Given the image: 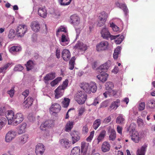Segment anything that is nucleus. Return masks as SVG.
Listing matches in <instances>:
<instances>
[{
	"instance_id": "28",
	"label": "nucleus",
	"mask_w": 155,
	"mask_h": 155,
	"mask_svg": "<svg viewBox=\"0 0 155 155\" xmlns=\"http://www.w3.org/2000/svg\"><path fill=\"white\" fill-rule=\"evenodd\" d=\"M88 144L84 142H82L81 144V153L82 155H86L88 148Z\"/></svg>"
},
{
	"instance_id": "26",
	"label": "nucleus",
	"mask_w": 155,
	"mask_h": 155,
	"mask_svg": "<svg viewBox=\"0 0 155 155\" xmlns=\"http://www.w3.org/2000/svg\"><path fill=\"white\" fill-rule=\"evenodd\" d=\"M115 5L117 7H119L123 9L125 14H127L128 13V10L125 4L120 3L118 2H117L115 3Z\"/></svg>"
},
{
	"instance_id": "15",
	"label": "nucleus",
	"mask_w": 155,
	"mask_h": 155,
	"mask_svg": "<svg viewBox=\"0 0 155 155\" xmlns=\"http://www.w3.org/2000/svg\"><path fill=\"white\" fill-rule=\"evenodd\" d=\"M108 133L109 134V140L113 141L116 139V134L115 130L111 127H109L108 128Z\"/></svg>"
},
{
	"instance_id": "46",
	"label": "nucleus",
	"mask_w": 155,
	"mask_h": 155,
	"mask_svg": "<svg viewBox=\"0 0 155 155\" xmlns=\"http://www.w3.org/2000/svg\"><path fill=\"white\" fill-rule=\"evenodd\" d=\"M21 50V48L19 46H13L10 48L9 51L11 53H13L19 51Z\"/></svg>"
},
{
	"instance_id": "25",
	"label": "nucleus",
	"mask_w": 155,
	"mask_h": 155,
	"mask_svg": "<svg viewBox=\"0 0 155 155\" xmlns=\"http://www.w3.org/2000/svg\"><path fill=\"white\" fill-rule=\"evenodd\" d=\"M110 147L109 143L108 142L104 141L102 145L101 150L104 152H108L110 150Z\"/></svg>"
},
{
	"instance_id": "27",
	"label": "nucleus",
	"mask_w": 155,
	"mask_h": 155,
	"mask_svg": "<svg viewBox=\"0 0 155 155\" xmlns=\"http://www.w3.org/2000/svg\"><path fill=\"white\" fill-rule=\"evenodd\" d=\"M35 65V62L31 60H29L28 61L27 63L25 64L28 71H29L32 69H33Z\"/></svg>"
},
{
	"instance_id": "21",
	"label": "nucleus",
	"mask_w": 155,
	"mask_h": 155,
	"mask_svg": "<svg viewBox=\"0 0 155 155\" xmlns=\"http://www.w3.org/2000/svg\"><path fill=\"white\" fill-rule=\"evenodd\" d=\"M106 132L104 130H102L98 136L97 139H95L94 141H96L97 144H98L100 142L102 141L106 136Z\"/></svg>"
},
{
	"instance_id": "19",
	"label": "nucleus",
	"mask_w": 155,
	"mask_h": 155,
	"mask_svg": "<svg viewBox=\"0 0 155 155\" xmlns=\"http://www.w3.org/2000/svg\"><path fill=\"white\" fill-rule=\"evenodd\" d=\"M33 101V99L31 97H28L24 102L23 104L24 108H28L31 106Z\"/></svg>"
},
{
	"instance_id": "22",
	"label": "nucleus",
	"mask_w": 155,
	"mask_h": 155,
	"mask_svg": "<svg viewBox=\"0 0 155 155\" xmlns=\"http://www.w3.org/2000/svg\"><path fill=\"white\" fill-rule=\"evenodd\" d=\"M147 147V146L146 144H144L140 148L137 150V155H145Z\"/></svg>"
},
{
	"instance_id": "36",
	"label": "nucleus",
	"mask_w": 155,
	"mask_h": 155,
	"mask_svg": "<svg viewBox=\"0 0 155 155\" xmlns=\"http://www.w3.org/2000/svg\"><path fill=\"white\" fill-rule=\"evenodd\" d=\"M52 126L51 121L50 120H48L45 121L44 123L41 124L40 128L43 130H44L43 128L45 127H51Z\"/></svg>"
},
{
	"instance_id": "13",
	"label": "nucleus",
	"mask_w": 155,
	"mask_h": 155,
	"mask_svg": "<svg viewBox=\"0 0 155 155\" xmlns=\"http://www.w3.org/2000/svg\"><path fill=\"white\" fill-rule=\"evenodd\" d=\"M61 109V107L60 105L57 103H55L52 104L51 106L49 108V110L53 113H56L59 112Z\"/></svg>"
},
{
	"instance_id": "20",
	"label": "nucleus",
	"mask_w": 155,
	"mask_h": 155,
	"mask_svg": "<svg viewBox=\"0 0 155 155\" xmlns=\"http://www.w3.org/2000/svg\"><path fill=\"white\" fill-rule=\"evenodd\" d=\"M27 124L25 123H23L18 127L17 130L18 133L20 134L25 133L26 131Z\"/></svg>"
},
{
	"instance_id": "4",
	"label": "nucleus",
	"mask_w": 155,
	"mask_h": 155,
	"mask_svg": "<svg viewBox=\"0 0 155 155\" xmlns=\"http://www.w3.org/2000/svg\"><path fill=\"white\" fill-rule=\"evenodd\" d=\"M16 133L15 131L11 130L9 131L6 134L5 141L7 143L11 142L16 137Z\"/></svg>"
},
{
	"instance_id": "51",
	"label": "nucleus",
	"mask_w": 155,
	"mask_h": 155,
	"mask_svg": "<svg viewBox=\"0 0 155 155\" xmlns=\"http://www.w3.org/2000/svg\"><path fill=\"white\" fill-rule=\"evenodd\" d=\"M24 69V67L20 64L16 65L14 70L15 71H21Z\"/></svg>"
},
{
	"instance_id": "42",
	"label": "nucleus",
	"mask_w": 155,
	"mask_h": 155,
	"mask_svg": "<svg viewBox=\"0 0 155 155\" xmlns=\"http://www.w3.org/2000/svg\"><path fill=\"white\" fill-rule=\"evenodd\" d=\"M107 14L105 12H103L100 14L98 18V19L101 20V21H106L107 20Z\"/></svg>"
},
{
	"instance_id": "2",
	"label": "nucleus",
	"mask_w": 155,
	"mask_h": 155,
	"mask_svg": "<svg viewBox=\"0 0 155 155\" xmlns=\"http://www.w3.org/2000/svg\"><path fill=\"white\" fill-rule=\"evenodd\" d=\"M87 95L84 91H78L76 94L74 99L80 104H83L87 99Z\"/></svg>"
},
{
	"instance_id": "58",
	"label": "nucleus",
	"mask_w": 155,
	"mask_h": 155,
	"mask_svg": "<svg viewBox=\"0 0 155 155\" xmlns=\"http://www.w3.org/2000/svg\"><path fill=\"white\" fill-rule=\"evenodd\" d=\"M82 133L83 134H86L88 132V129L87 125L83 126L82 129Z\"/></svg>"
},
{
	"instance_id": "57",
	"label": "nucleus",
	"mask_w": 155,
	"mask_h": 155,
	"mask_svg": "<svg viewBox=\"0 0 155 155\" xmlns=\"http://www.w3.org/2000/svg\"><path fill=\"white\" fill-rule=\"evenodd\" d=\"M15 92V91L14 88H12L11 89L7 91V93L9 94L10 97H12L14 95Z\"/></svg>"
},
{
	"instance_id": "60",
	"label": "nucleus",
	"mask_w": 155,
	"mask_h": 155,
	"mask_svg": "<svg viewBox=\"0 0 155 155\" xmlns=\"http://www.w3.org/2000/svg\"><path fill=\"white\" fill-rule=\"evenodd\" d=\"M145 104L144 102H142L140 103L139 106V109L140 110H142L145 108Z\"/></svg>"
},
{
	"instance_id": "24",
	"label": "nucleus",
	"mask_w": 155,
	"mask_h": 155,
	"mask_svg": "<svg viewBox=\"0 0 155 155\" xmlns=\"http://www.w3.org/2000/svg\"><path fill=\"white\" fill-rule=\"evenodd\" d=\"M100 72V74L97 75V77L100 81L104 83L107 80L108 74L105 73Z\"/></svg>"
},
{
	"instance_id": "23",
	"label": "nucleus",
	"mask_w": 155,
	"mask_h": 155,
	"mask_svg": "<svg viewBox=\"0 0 155 155\" xmlns=\"http://www.w3.org/2000/svg\"><path fill=\"white\" fill-rule=\"evenodd\" d=\"M31 27L32 30L35 32L38 31L40 28V24L37 21L32 22L31 23Z\"/></svg>"
},
{
	"instance_id": "47",
	"label": "nucleus",
	"mask_w": 155,
	"mask_h": 155,
	"mask_svg": "<svg viewBox=\"0 0 155 155\" xmlns=\"http://www.w3.org/2000/svg\"><path fill=\"white\" fill-rule=\"evenodd\" d=\"M70 100L68 98H64V100L62 101V103L63 107L66 108L68 106Z\"/></svg>"
},
{
	"instance_id": "12",
	"label": "nucleus",
	"mask_w": 155,
	"mask_h": 155,
	"mask_svg": "<svg viewBox=\"0 0 155 155\" xmlns=\"http://www.w3.org/2000/svg\"><path fill=\"white\" fill-rule=\"evenodd\" d=\"M5 117L8 120V124H12L14 118V114L12 110H8L5 114Z\"/></svg>"
},
{
	"instance_id": "35",
	"label": "nucleus",
	"mask_w": 155,
	"mask_h": 155,
	"mask_svg": "<svg viewBox=\"0 0 155 155\" xmlns=\"http://www.w3.org/2000/svg\"><path fill=\"white\" fill-rule=\"evenodd\" d=\"M147 107L150 109H154L155 108V100L150 99L148 100L147 103Z\"/></svg>"
},
{
	"instance_id": "50",
	"label": "nucleus",
	"mask_w": 155,
	"mask_h": 155,
	"mask_svg": "<svg viewBox=\"0 0 155 155\" xmlns=\"http://www.w3.org/2000/svg\"><path fill=\"white\" fill-rule=\"evenodd\" d=\"M68 79H66L63 82L62 85L59 86V87H61V88L64 90L68 86Z\"/></svg>"
},
{
	"instance_id": "39",
	"label": "nucleus",
	"mask_w": 155,
	"mask_h": 155,
	"mask_svg": "<svg viewBox=\"0 0 155 155\" xmlns=\"http://www.w3.org/2000/svg\"><path fill=\"white\" fill-rule=\"evenodd\" d=\"M73 123L72 121H68L65 126V130L66 132H69L71 130L73 127Z\"/></svg>"
},
{
	"instance_id": "34",
	"label": "nucleus",
	"mask_w": 155,
	"mask_h": 155,
	"mask_svg": "<svg viewBox=\"0 0 155 155\" xmlns=\"http://www.w3.org/2000/svg\"><path fill=\"white\" fill-rule=\"evenodd\" d=\"M125 119L123 116L122 114H120L116 119V123L120 125H123L124 124Z\"/></svg>"
},
{
	"instance_id": "5",
	"label": "nucleus",
	"mask_w": 155,
	"mask_h": 155,
	"mask_svg": "<svg viewBox=\"0 0 155 155\" xmlns=\"http://www.w3.org/2000/svg\"><path fill=\"white\" fill-rule=\"evenodd\" d=\"M24 119L23 114L21 113H18L14 116L12 124L17 125L23 120Z\"/></svg>"
},
{
	"instance_id": "49",
	"label": "nucleus",
	"mask_w": 155,
	"mask_h": 155,
	"mask_svg": "<svg viewBox=\"0 0 155 155\" xmlns=\"http://www.w3.org/2000/svg\"><path fill=\"white\" fill-rule=\"evenodd\" d=\"M72 0H58L61 5L65 6L69 5Z\"/></svg>"
},
{
	"instance_id": "54",
	"label": "nucleus",
	"mask_w": 155,
	"mask_h": 155,
	"mask_svg": "<svg viewBox=\"0 0 155 155\" xmlns=\"http://www.w3.org/2000/svg\"><path fill=\"white\" fill-rule=\"evenodd\" d=\"M110 26L112 28L113 30L114 31H117L119 30V28L113 22L110 24Z\"/></svg>"
},
{
	"instance_id": "14",
	"label": "nucleus",
	"mask_w": 155,
	"mask_h": 155,
	"mask_svg": "<svg viewBox=\"0 0 155 155\" xmlns=\"http://www.w3.org/2000/svg\"><path fill=\"white\" fill-rule=\"evenodd\" d=\"M38 13L40 17L43 18H45L47 16V12L45 7H41L38 8Z\"/></svg>"
},
{
	"instance_id": "32",
	"label": "nucleus",
	"mask_w": 155,
	"mask_h": 155,
	"mask_svg": "<svg viewBox=\"0 0 155 155\" xmlns=\"http://www.w3.org/2000/svg\"><path fill=\"white\" fill-rule=\"evenodd\" d=\"M120 100L119 99H117L112 102L109 107L112 110H116L120 106Z\"/></svg>"
},
{
	"instance_id": "17",
	"label": "nucleus",
	"mask_w": 155,
	"mask_h": 155,
	"mask_svg": "<svg viewBox=\"0 0 155 155\" xmlns=\"http://www.w3.org/2000/svg\"><path fill=\"white\" fill-rule=\"evenodd\" d=\"M55 77V73L51 72L47 74L44 77L43 79L45 83L48 84V83L49 81L53 79Z\"/></svg>"
},
{
	"instance_id": "18",
	"label": "nucleus",
	"mask_w": 155,
	"mask_h": 155,
	"mask_svg": "<svg viewBox=\"0 0 155 155\" xmlns=\"http://www.w3.org/2000/svg\"><path fill=\"white\" fill-rule=\"evenodd\" d=\"M62 57L65 61H68L69 60L71 57V54L69 50L66 49H64L62 52Z\"/></svg>"
},
{
	"instance_id": "40",
	"label": "nucleus",
	"mask_w": 155,
	"mask_h": 155,
	"mask_svg": "<svg viewBox=\"0 0 155 155\" xmlns=\"http://www.w3.org/2000/svg\"><path fill=\"white\" fill-rule=\"evenodd\" d=\"M121 47H118L114 50L113 54V58L115 59H116L118 57V55L120 53Z\"/></svg>"
},
{
	"instance_id": "43",
	"label": "nucleus",
	"mask_w": 155,
	"mask_h": 155,
	"mask_svg": "<svg viewBox=\"0 0 155 155\" xmlns=\"http://www.w3.org/2000/svg\"><path fill=\"white\" fill-rule=\"evenodd\" d=\"M62 78L61 77H58L54 80L51 81L50 83V84L52 87H54L62 80Z\"/></svg>"
},
{
	"instance_id": "8",
	"label": "nucleus",
	"mask_w": 155,
	"mask_h": 155,
	"mask_svg": "<svg viewBox=\"0 0 155 155\" xmlns=\"http://www.w3.org/2000/svg\"><path fill=\"white\" fill-rule=\"evenodd\" d=\"M71 24L74 26H77L80 23V18L79 16L76 14L71 15L70 17Z\"/></svg>"
},
{
	"instance_id": "7",
	"label": "nucleus",
	"mask_w": 155,
	"mask_h": 155,
	"mask_svg": "<svg viewBox=\"0 0 155 155\" xmlns=\"http://www.w3.org/2000/svg\"><path fill=\"white\" fill-rule=\"evenodd\" d=\"M142 133H139L135 131L133 133L131 136L132 140L135 143H138L142 138Z\"/></svg>"
},
{
	"instance_id": "64",
	"label": "nucleus",
	"mask_w": 155,
	"mask_h": 155,
	"mask_svg": "<svg viewBox=\"0 0 155 155\" xmlns=\"http://www.w3.org/2000/svg\"><path fill=\"white\" fill-rule=\"evenodd\" d=\"M98 21L97 25L100 27L103 26L105 24V22H106L103 21H101L100 19H98Z\"/></svg>"
},
{
	"instance_id": "6",
	"label": "nucleus",
	"mask_w": 155,
	"mask_h": 155,
	"mask_svg": "<svg viewBox=\"0 0 155 155\" xmlns=\"http://www.w3.org/2000/svg\"><path fill=\"white\" fill-rule=\"evenodd\" d=\"M75 49H77L81 51H85L87 49V46L81 41H78L74 46Z\"/></svg>"
},
{
	"instance_id": "16",
	"label": "nucleus",
	"mask_w": 155,
	"mask_h": 155,
	"mask_svg": "<svg viewBox=\"0 0 155 155\" xmlns=\"http://www.w3.org/2000/svg\"><path fill=\"white\" fill-rule=\"evenodd\" d=\"M61 87H58L54 91L55 98L56 99L62 96L64 92V90L61 88Z\"/></svg>"
},
{
	"instance_id": "59",
	"label": "nucleus",
	"mask_w": 155,
	"mask_h": 155,
	"mask_svg": "<svg viewBox=\"0 0 155 155\" xmlns=\"http://www.w3.org/2000/svg\"><path fill=\"white\" fill-rule=\"evenodd\" d=\"M136 127V125L134 124V123H132L130 125V126L129 127V130L131 132L132 131V132H134V130H135Z\"/></svg>"
},
{
	"instance_id": "1",
	"label": "nucleus",
	"mask_w": 155,
	"mask_h": 155,
	"mask_svg": "<svg viewBox=\"0 0 155 155\" xmlns=\"http://www.w3.org/2000/svg\"><path fill=\"white\" fill-rule=\"evenodd\" d=\"M80 87L86 92L89 94L91 92L95 93L97 90L96 84L94 82H91L89 83L83 82L81 84Z\"/></svg>"
},
{
	"instance_id": "62",
	"label": "nucleus",
	"mask_w": 155,
	"mask_h": 155,
	"mask_svg": "<svg viewBox=\"0 0 155 155\" xmlns=\"http://www.w3.org/2000/svg\"><path fill=\"white\" fill-rule=\"evenodd\" d=\"M111 117L109 116L108 117L105 118L103 120V123L107 124L108 123L111 121Z\"/></svg>"
},
{
	"instance_id": "37",
	"label": "nucleus",
	"mask_w": 155,
	"mask_h": 155,
	"mask_svg": "<svg viewBox=\"0 0 155 155\" xmlns=\"http://www.w3.org/2000/svg\"><path fill=\"white\" fill-rule=\"evenodd\" d=\"M80 151L79 147H75L72 150L71 155H80Z\"/></svg>"
},
{
	"instance_id": "63",
	"label": "nucleus",
	"mask_w": 155,
	"mask_h": 155,
	"mask_svg": "<svg viewBox=\"0 0 155 155\" xmlns=\"http://www.w3.org/2000/svg\"><path fill=\"white\" fill-rule=\"evenodd\" d=\"M108 102L107 101H104L101 104L100 108L105 107L108 106Z\"/></svg>"
},
{
	"instance_id": "53",
	"label": "nucleus",
	"mask_w": 155,
	"mask_h": 155,
	"mask_svg": "<svg viewBox=\"0 0 155 155\" xmlns=\"http://www.w3.org/2000/svg\"><path fill=\"white\" fill-rule=\"evenodd\" d=\"M85 110L86 109L84 107H82L80 108L78 110V116H82L83 114L84 113L85 111Z\"/></svg>"
},
{
	"instance_id": "29",
	"label": "nucleus",
	"mask_w": 155,
	"mask_h": 155,
	"mask_svg": "<svg viewBox=\"0 0 155 155\" xmlns=\"http://www.w3.org/2000/svg\"><path fill=\"white\" fill-rule=\"evenodd\" d=\"M101 34L102 37L104 39H107L109 38V36L110 35V33L108 29L105 28L102 29L101 30Z\"/></svg>"
},
{
	"instance_id": "33",
	"label": "nucleus",
	"mask_w": 155,
	"mask_h": 155,
	"mask_svg": "<svg viewBox=\"0 0 155 155\" xmlns=\"http://www.w3.org/2000/svg\"><path fill=\"white\" fill-rule=\"evenodd\" d=\"M72 143L74 144L78 142L80 139V137L76 131L73 132L71 134Z\"/></svg>"
},
{
	"instance_id": "11",
	"label": "nucleus",
	"mask_w": 155,
	"mask_h": 155,
	"mask_svg": "<svg viewBox=\"0 0 155 155\" xmlns=\"http://www.w3.org/2000/svg\"><path fill=\"white\" fill-rule=\"evenodd\" d=\"M108 42L106 41H102L96 46V49L97 51L105 50L107 48Z\"/></svg>"
},
{
	"instance_id": "44",
	"label": "nucleus",
	"mask_w": 155,
	"mask_h": 155,
	"mask_svg": "<svg viewBox=\"0 0 155 155\" xmlns=\"http://www.w3.org/2000/svg\"><path fill=\"white\" fill-rule=\"evenodd\" d=\"M101 124V120L100 119H97L95 120L93 125V128L95 130L99 127Z\"/></svg>"
},
{
	"instance_id": "41",
	"label": "nucleus",
	"mask_w": 155,
	"mask_h": 155,
	"mask_svg": "<svg viewBox=\"0 0 155 155\" xmlns=\"http://www.w3.org/2000/svg\"><path fill=\"white\" fill-rule=\"evenodd\" d=\"M76 58L74 56L72 57L70 61L69 66V69L71 70H73L74 67V65L75 64V60Z\"/></svg>"
},
{
	"instance_id": "31",
	"label": "nucleus",
	"mask_w": 155,
	"mask_h": 155,
	"mask_svg": "<svg viewBox=\"0 0 155 155\" xmlns=\"http://www.w3.org/2000/svg\"><path fill=\"white\" fill-rule=\"evenodd\" d=\"M59 142L65 148L68 149L70 147L69 141L67 139H62Z\"/></svg>"
},
{
	"instance_id": "30",
	"label": "nucleus",
	"mask_w": 155,
	"mask_h": 155,
	"mask_svg": "<svg viewBox=\"0 0 155 155\" xmlns=\"http://www.w3.org/2000/svg\"><path fill=\"white\" fill-rule=\"evenodd\" d=\"M69 42V38L66 37L65 35H62L60 41L61 45L62 46H65L68 45Z\"/></svg>"
},
{
	"instance_id": "9",
	"label": "nucleus",
	"mask_w": 155,
	"mask_h": 155,
	"mask_svg": "<svg viewBox=\"0 0 155 155\" xmlns=\"http://www.w3.org/2000/svg\"><path fill=\"white\" fill-rule=\"evenodd\" d=\"M111 62L110 61H107L106 62L101 65L97 69L98 71L103 73H105L108 69L110 65Z\"/></svg>"
},
{
	"instance_id": "3",
	"label": "nucleus",
	"mask_w": 155,
	"mask_h": 155,
	"mask_svg": "<svg viewBox=\"0 0 155 155\" xmlns=\"http://www.w3.org/2000/svg\"><path fill=\"white\" fill-rule=\"evenodd\" d=\"M28 27L25 25H19L17 27L16 31L17 35L20 37L23 36L28 31Z\"/></svg>"
},
{
	"instance_id": "48",
	"label": "nucleus",
	"mask_w": 155,
	"mask_h": 155,
	"mask_svg": "<svg viewBox=\"0 0 155 155\" xmlns=\"http://www.w3.org/2000/svg\"><path fill=\"white\" fill-rule=\"evenodd\" d=\"M6 123L7 120L5 118L2 117L0 118V130L6 124Z\"/></svg>"
},
{
	"instance_id": "45",
	"label": "nucleus",
	"mask_w": 155,
	"mask_h": 155,
	"mask_svg": "<svg viewBox=\"0 0 155 155\" xmlns=\"http://www.w3.org/2000/svg\"><path fill=\"white\" fill-rule=\"evenodd\" d=\"M105 86L106 90H110L111 91H113L112 89L113 88L114 85L113 83L110 82H107L105 84Z\"/></svg>"
},
{
	"instance_id": "55",
	"label": "nucleus",
	"mask_w": 155,
	"mask_h": 155,
	"mask_svg": "<svg viewBox=\"0 0 155 155\" xmlns=\"http://www.w3.org/2000/svg\"><path fill=\"white\" fill-rule=\"evenodd\" d=\"M14 30L13 29H11L9 31V33L8 35V37L9 38H12L15 36Z\"/></svg>"
},
{
	"instance_id": "52",
	"label": "nucleus",
	"mask_w": 155,
	"mask_h": 155,
	"mask_svg": "<svg viewBox=\"0 0 155 155\" xmlns=\"http://www.w3.org/2000/svg\"><path fill=\"white\" fill-rule=\"evenodd\" d=\"M117 38V39L115 40V42L116 44H119L123 40L124 37L123 35H120Z\"/></svg>"
},
{
	"instance_id": "56",
	"label": "nucleus",
	"mask_w": 155,
	"mask_h": 155,
	"mask_svg": "<svg viewBox=\"0 0 155 155\" xmlns=\"http://www.w3.org/2000/svg\"><path fill=\"white\" fill-rule=\"evenodd\" d=\"M94 131H92L90 133V136L88 137H87V138L86 139V140L87 141H88V142L91 141L92 140L94 137Z\"/></svg>"
},
{
	"instance_id": "61",
	"label": "nucleus",
	"mask_w": 155,
	"mask_h": 155,
	"mask_svg": "<svg viewBox=\"0 0 155 155\" xmlns=\"http://www.w3.org/2000/svg\"><path fill=\"white\" fill-rule=\"evenodd\" d=\"M137 122L139 126H142L143 125L144 122L141 118L138 119L137 120Z\"/></svg>"
},
{
	"instance_id": "38",
	"label": "nucleus",
	"mask_w": 155,
	"mask_h": 155,
	"mask_svg": "<svg viewBox=\"0 0 155 155\" xmlns=\"http://www.w3.org/2000/svg\"><path fill=\"white\" fill-rule=\"evenodd\" d=\"M28 138V135L27 134L23 135L19 137V139L20 141V143L22 144H24L27 141Z\"/></svg>"
},
{
	"instance_id": "10",
	"label": "nucleus",
	"mask_w": 155,
	"mask_h": 155,
	"mask_svg": "<svg viewBox=\"0 0 155 155\" xmlns=\"http://www.w3.org/2000/svg\"><path fill=\"white\" fill-rule=\"evenodd\" d=\"M45 150V147L41 143H38L36 146L35 153L37 155H42Z\"/></svg>"
}]
</instances>
